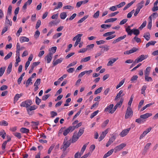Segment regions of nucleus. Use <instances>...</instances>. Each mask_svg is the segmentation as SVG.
I'll return each mask as SVG.
<instances>
[{
	"instance_id": "nucleus-36",
	"label": "nucleus",
	"mask_w": 158,
	"mask_h": 158,
	"mask_svg": "<svg viewBox=\"0 0 158 158\" xmlns=\"http://www.w3.org/2000/svg\"><path fill=\"white\" fill-rule=\"evenodd\" d=\"M125 79H123L122 80L119 84L116 86V89H118L122 86L123 83H124Z\"/></svg>"
},
{
	"instance_id": "nucleus-52",
	"label": "nucleus",
	"mask_w": 158,
	"mask_h": 158,
	"mask_svg": "<svg viewBox=\"0 0 158 158\" xmlns=\"http://www.w3.org/2000/svg\"><path fill=\"white\" fill-rule=\"evenodd\" d=\"M8 124V123L5 120H3L0 122V125L1 126H7Z\"/></svg>"
},
{
	"instance_id": "nucleus-46",
	"label": "nucleus",
	"mask_w": 158,
	"mask_h": 158,
	"mask_svg": "<svg viewBox=\"0 0 158 158\" xmlns=\"http://www.w3.org/2000/svg\"><path fill=\"white\" fill-rule=\"evenodd\" d=\"M5 70V68L4 67L0 68V77H2L4 74Z\"/></svg>"
},
{
	"instance_id": "nucleus-21",
	"label": "nucleus",
	"mask_w": 158,
	"mask_h": 158,
	"mask_svg": "<svg viewBox=\"0 0 158 158\" xmlns=\"http://www.w3.org/2000/svg\"><path fill=\"white\" fill-rule=\"evenodd\" d=\"M32 2V0H28L23 6V9L26 10L27 9V5H30L31 4Z\"/></svg>"
},
{
	"instance_id": "nucleus-9",
	"label": "nucleus",
	"mask_w": 158,
	"mask_h": 158,
	"mask_svg": "<svg viewBox=\"0 0 158 158\" xmlns=\"http://www.w3.org/2000/svg\"><path fill=\"white\" fill-rule=\"evenodd\" d=\"M53 53L50 52L45 57L47 60V63H50L52 58Z\"/></svg>"
},
{
	"instance_id": "nucleus-38",
	"label": "nucleus",
	"mask_w": 158,
	"mask_h": 158,
	"mask_svg": "<svg viewBox=\"0 0 158 158\" xmlns=\"http://www.w3.org/2000/svg\"><path fill=\"white\" fill-rule=\"evenodd\" d=\"M22 96V95L21 94H17L15 95V97L14 98V102H17L19 98Z\"/></svg>"
},
{
	"instance_id": "nucleus-40",
	"label": "nucleus",
	"mask_w": 158,
	"mask_h": 158,
	"mask_svg": "<svg viewBox=\"0 0 158 158\" xmlns=\"http://www.w3.org/2000/svg\"><path fill=\"white\" fill-rule=\"evenodd\" d=\"M29 107V108H27V110L28 111V110H29L30 111H32L35 110L37 108V107L36 106L34 105L31 106H30Z\"/></svg>"
},
{
	"instance_id": "nucleus-55",
	"label": "nucleus",
	"mask_w": 158,
	"mask_h": 158,
	"mask_svg": "<svg viewBox=\"0 0 158 158\" xmlns=\"http://www.w3.org/2000/svg\"><path fill=\"white\" fill-rule=\"evenodd\" d=\"M123 101V98H121L120 99V101L119 102L117 103V104L115 105L118 106V107H120L122 105V103Z\"/></svg>"
},
{
	"instance_id": "nucleus-60",
	"label": "nucleus",
	"mask_w": 158,
	"mask_h": 158,
	"mask_svg": "<svg viewBox=\"0 0 158 158\" xmlns=\"http://www.w3.org/2000/svg\"><path fill=\"white\" fill-rule=\"evenodd\" d=\"M57 24L55 21H52L50 22L48 24L49 26L50 27H52L53 25H56Z\"/></svg>"
},
{
	"instance_id": "nucleus-15",
	"label": "nucleus",
	"mask_w": 158,
	"mask_h": 158,
	"mask_svg": "<svg viewBox=\"0 0 158 158\" xmlns=\"http://www.w3.org/2000/svg\"><path fill=\"white\" fill-rule=\"evenodd\" d=\"M152 115V114L150 113H146L144 114L141 115L140 118H141L146 119Z\"/></svg>"
},
{
	"instance_id": "nucleus-29",
	"label": "nucleus",
	"mask_w": 158,
	"mask_h": 158,
	"mask_svg": "<svg viewBox=\"0 0 158 158\" xmlns=\"http://www.w3.org/2000/svg\"><path fill=\"white\" fill-rule=\"evenodd\" d=\"M12 64L11 63H10L7 69V72L8 74H9L11 72L12 70Z\"/></svg>"
},
{
	"instance_id": "nucleus-31",
	"label": "nucleus",
	"mask_w": 158,
	"mask_h": 158,
	"mask_svg": "<svg viewBox=\"0 0 158 158\" xmlns=\"http://www.w3.org/2000/svg\"><path fill=\"white\" fill-rule=\"evenodd\" d=\"M67 16V13L65 12L61 13L60 15V18L61 19H64Z\"/></svg>"
},
{
	"instance_id": "nucleus-11",
	"label": "nucleus",
	"mask_w": 158,
	"mask_h": 158,
	"mask_svg": "<svg viewBox=\"0 0 158 158\" xmlns=\"http://www.w3.org/2000/svg\"><path fill=\"white\" fill-rule=\"evenodd\" d=\"M63 59L62 58H60L56 61H53V63L52 67H54L57 64L61 63L63 60Z\"/></svg>"
},
{
	"instance_id": "nucleus-35",
	"label": "nucleus",
	"mask_w": 158,
	"mask_h": 158,
	"mask_svg": "<svg viewBox=\"0 0 158 158\" xmlns=\"http://www.w3.org/2000/svg\"><path fill=\"white\" fill-rule=\"evenodd\" d=\"M91 57L90 56H89L87 57L83 58L81 60V62H86L90 60Z\"/></svg>"
},
{
	"instance_id": "nucleus-34",
	"label": "nucleus",
	"mask_w": 158,
	"mask_h": 158,
	"mask_svg": "<svg viewBox=\"0 0 158 158\" xmlns=\"http://www.w3.org/2000/svg\"><path fill=\"white\" fill-rule=\"evenodd\" d=\"M6 135V133L4 130H2L0 132V136L3 139L5 138Z\"/></svg>"
},
{
	"instance_id": "nucleus-1",
	"label": "nucleus",
	"mask_w": 158,
	"mask_h": 158,
	"mask_svg": "<svg viewBox=\"0 0 158 158\" xmlns=\"http://www.w3.org/2000/svg\"><path fill=\"white\" fill-rule=\"evenodd\" d=\"M74 130V128L73 127L70 126L67 128H65V127H62L60 130L59 132L61 133L63 132V135L65 136L70 132H72Z\"/></svg>"
},
{
	"instance_id": "nucleus-2",
	"label": "nucleus",
	"mask_w": 158,
	"mask_h": 158,
	"mask_svg": "<svg viewBox=\"0 0 158 158\" xmlns=\"http://www.w3.org/2000/svg\"><path fill=\"white\" fill-rule=\"evenodd\" d=\"M63 144V145L61 149H63V150L64 151H65L67 148H68L70 145V140H67V138L66 137H65L64 139Z\"/></svg>"
},
{
	"instance_id": "nucleus-5",
	"label": "nucleus",
	"mask_w": 158,
	"mask_h": 158,
	"mask_svg": "<svg viewBox=\"0 0 158 158\" xmlns=\"http://www.w3.org/2000/svg\"><path fill=\"white\" fill-rule=\"evenodd\" d=\"M126 146V144L124 143H122L118 146H117L115 147L114 148V152L116 153L117 152L120 151L123 148L125 147Z\"/></svg>"
},
{
	"instance_id": "nucleus-44",
	"label": "nucleus",
	"mask_w": 158,
	"mask_h": 158,
	"mask_svg": "<svg viewBox=\"0 0 158 158\" xmlns=\"http://www.w3.org/2000/svg\"><path fill=\"white\" fill-rule=\"evenodd\" d=\"M94 46V44H92L89 45H88L87 46L86 48L87 50H90L91 49H92Z\"/></svg>"
},
{
	"instance_id": "nucleus-42",
	"label": "nucleus",
	"mask_w": 158,
	"mask_h": 158,
	"mask_svg": "<svg viewBox=\"0 0 158 158\" xmlns=\"http://www.w3.org/2000/svg\"><path fill=\"white\" fill-rule=\"evenodd\" d=\"M62 3L61 2H58L57 6L55 7L54 10L61 8L62 7Z\"/></svg>"
},
{
	"instance_id": "nucleus-18",
	"label": "nucleus",
	"mask_w": 158,
	"mask_h": 158,
	"mask_svg": "<svg viewBox=\"0 0 158 158\" xmlns=\"http://www.w3.org/2000/svg\"><path fill=\"white\" fill-rule=\"evenodd\" d=\"M151 69V67L150 66L146 68V70L144 71L145 76L149 75Z\"/></svg>"
},
{
	"instance_id": "nucleus-26",
	"label": "nucleus",
	"mask_w": 158,
	"mask_h": 158,
	"mask_svg": "<svg viewBox=\"0 0 158 158\" xmlns=\"http://www.w3.org/2000/svg\"><path fill=\"white\" fill-rule=\"evenodd\" d=\"M117 19L116 18H111L106 19V20L105 21L104 23H107L110 22H113L116 20Z\"/></svg>"
},
{
	"instance_id": "nucleus-17",
	"label": "nucleus",
	"mask_w": 158,
	"mask_h": 158,
	"mask_svg": "<svg viewBox=\"0 0 158 158\" xmlns=\"http://www.w3.org/2000/svg\"><path fill=\"white\" fill-rule=\"evenodd\" d=\"M79 137L76 133H74L73 136L72 142V143L75 142L78 140Z\"/></svg>"
},
{
	"instance_id": "nucleus-30",
	"label": "nucleus",
	"mask_w": 158,
	"mask_h": 158,
	"mask_svg": "<svg viewBox=\"0 0 158 158\" xmlns=\"http://www.w3.org/2000/svg\"><path fill=\"white\" fill-rule=\"evenodd\" d=\"M32 84V79L31 78H29L26 82V86L27 87L30 85H31Z\"/></svg>"
},
{
	"instance_id": "nucleus-32",
	"label": "nucleus",
	"mask_w": 158,
	"mask_h": 158,
	"mask_svg": "<svg viewBox=\"0 0 158 158\" xmlns=\"http://www.w3.org/2000/svg\"><path fill=\"white\" fill-rule=\"evenodd\" d=\"M138 78V77L137 76L134 75L131 78V81L132 83H135Z\"/></svg>"
},
{
	"instance_id": "nucleus-37",
	"label": "nucleus",
	"mask_w": 158,
	"mask_h": 158,
	"mask_svg": "<svg viewBox=\"0 0 158 158\" xmlns=\"http://www.w3.org/2000/svg\"><path fill=\"white\" fill-rule=\"evenodd\" d=\"M89 16L88 15L85 16L81 18L77 22V23H79L83 22L84 20H85Z\"/></svg>"
},
{
	"instance_id": "nucleus-33",
	"label": "nucleus",
	"mask_w": 158,
	"mask_h": 158,
	"mask_svg": "<svg viewBox=\"0 0 158 158\" xmlns=\"http://www.w3.org/2000/svg\"><path fill=\"white\" fill-rule=\"evenodd\" d=\"M10 139L9 140H7L4 142L2 144V148L3 150H4L6 148V146L7 142L10 141Z\"/></svg>"
},
{
	"instance_id": "nucleus-59",
	"label": "nucleus",
	"mask_w": 158,
	"mask_h": 158,
	"mask_svg": "<svg viewBox=\"0 0 158 158\" xmlns=\"http://www.w3.org/2000/svg\"><path fill=\"white\" fill-rule=\"evenodd\" d=\"M99 11L98 10L97 12L94 14V15H93V18L96 19L98 18L99 15Z\"/></svg>"
},
{
	"instance_id": "nucleus-53",
	"label": "nucleus",
	"mask_w": 158,
	"mask_h": 158,
	"mask_svg": "<svg viewBox=\"0 0 158 158\" xmlns=\"http://www.w3.org/2000/svg\"><path fill=\"white\" fill-rule=\"evenodd\" d=\"M153 103H150L148 104H147L146 105L143 106L141 110V111H143L145 109L151 106V105H153Z\"/></svg>"
},
{
	"instance_id": "nucleus-50",
	"label": "nucleus",
	"mask_w": 158,
	"mask_h": 158,
	"mask_svg": "<svg viewBox=\"0 0 158 158\" xmlns=\"http://www.w3.org/2000/svg\"><path fill=\"white\" fill-rule=\"evenodd\" d=\"M88 145V143L84 144L82 148L81 152L80 153H81V154L82 155L85 150L86 146Z\"/></svg>"
},
{
	"instance_id": "nucleus-49",
	"label": "nucleus",
	"mask_w": 158,
	"mask_h": 158,
	"mask_svg": "<svg viewBox=\"0 0 158 158\" xmlns=\"http://www.w3.org/2000/svg\"><path fill=\"white\" fill-rule=\"evenodd\" d=\"M99 112L98 110H97L94 112L93 113L90 115V118H94V116H96L98 114V113Z\"/></svg>"
},
{
	"instance_id": "nucleus-4",
	"label": "nucleus",
	"mask_w": 158,
	"mask_h": 158,
	"mask_svg": "<svg viewBox=\"0 0 158 158\" xmlns=\"http://www.w3.org/2000/svg\"><path fill=\"white\" fill-rule=\"evenodd\" d=\"M148 57V55H142L136 59L134 61V63H138L141 62Z\"/></svg>"
},
{
	"instance_id": "nucleus-28",
	"label": "nucleus",
	"mask_w": 158,
	"mask_h": 158,
	"mask_svg": "<svg viewBox=\"0 0 158 158\" xmlns=\"http://www.w3.org/2000/svg\"><path fill=\"white\" fill-rule=\"evenodd\" d=\"M156 42V41H151L146 44V47L148 48L150 45H154Z\"/></svg>"
},
{
	"instance_id": "nucleus-51",
	"label": "nucleus",
	"mask_w": 158,
	"mask_h": 158,
	"mask_svg": "<svg viewBox=\"0 0 158 158\" xmlns=\"http://www.w3.org/2000/svg\"><path fill=\"white\" fill-rule=\"evenodd\" d=\"M62 33H56L53 36V39H56L59 37H60L62 35Z\"/></svg>"
},
{
	"instance_id": "nucleus-20",
	"label": "nucleus",
	"mask_w": 158,
	"mask_h": 158,
	"mask_svg": "<svg viewBox=\"0 0 158 158\" xmlns=\"http://www.w3.org/2000/svg\"><path fill=\"white\" fill-rule=\"evenodd\" d=\"M20 131L21 132L23 133L27 134L29 132V130L25 127H22Z\"/></svg>"
},
{
	"instance_id": "nucleus-58",
	"label": "nucleus",
	"mask_w": 158,
	"mask_h": 158,
	"mask_svg": "<svg viewBox=\"0 0 158 158\" xmlns=\"http://www.w3.org/2000/svg\"><path fill=\"white\" fill-rule=\"evenodd\" d=\"M133 40H134L136 41V42L138 43L140 42H141V39L139 38H138L136 36H135L134 38L132 40V41H133Z\"/></svg>"
},
{
	"instance_id": "nucleus-57",
	"label": "nucleus",
	"mask_w": 158,
	"mask_h": 158,
	"mask_svg": "<svg viewBox=\"0 0 158 158\" xmlns=\"http://www.w3.org/2000/svg\"><path fill=\"white\" fill-rule=\"evenodd\" d=\"M147 22L146 21H144L142 24L141 25L140 27L139 28L140 30L142 29L143 28L145 27L146 25Z\"/></svg>"
},
{
	"instance_id": "nucleus-23",
	"label": "nucleus",
	"mask_w": 158,
	"mask_h": 158,
	"mask_svg": "<svg viewBox=\"0 0 158 158\" xmlns=\"http://www.w3.org/2000/svg\"><path fill=\"white\" fill-rule=\"evenodd\" d=\"M144 3V2L143 1H142L140 3H139L137 5V8L136 9L140 10L143 6V4Z\"/></svg>"
},
{
	"instance_id": "nucleus-64",
	"label": "nucleus",
	"mask_w": 158,
	"mask_h": 158,
	"mask_svg": "<svg viewBox=\"0 0 158 158\" xmlns=\"http://www.w3.org/2000/svg\"><path fill=\"white\" fill-rule=\"evenodd\" d=\"M41 24V21L40 20H38L36 23V24L35 26V28L37 29L40 27Z\"/></svg>"
},
{
	"instance_id": "nucleus-14",
	"label": "nucleus",
	"mask_w": 158,
	"mask_h": 158,
	"mask_svg": "<svg viewBox=\"0 0 158 158\" xmlns=\"http://www.w3.org/2000/svg\"><path fill=\"white\" fill-rule=\"evenodd\" d=\"M20 41L21 43H23L24 42H28L29 41V39L28 38L25 36H21L20 38Z\"/></svg>"
},
{
	"instance_id": "nucleus-47",
	"label": "nucleus",
	"mask_w": 158,
	"mask_h": 158,
	"mask_svg": "<svg viewBox=\"0 0 158 158\" xmlns=\"http://www.w3.org/2000/svg\"><path fill=\"white\" fill-rule=\"evenodd\" d=\"M12 54V53L11 52H10L9 53L4 57V59L5 60H6L10 58Z\"/></svg>"
},
{
	"instance_id": "nucleus-10",
	"label": "nucleus",
	"mask_w": 158,
	"mask_h": 158,
	"mask_svg": "<svg viewBox=\"0 0 158 158\" xmlns=\"http://www.w3.org/2000/svg\"><path fill=\"white\" fill-rule=\"evenodd\" d=\"M114 106V105L113 104H110L109 106H108L105 109V112H106L109 110V112L110 113V111H113V108Z\"/></svg>"
},
{
	"instance_id": "nucleus-61",
	"label": "nucleus",
	"mask_w": 158,
	"mask_h": 158,
	"mask_svg": "<svg viewBox=\"0 0 158 158\" xmlns=\"http://www.w3.org/2000/svg\"><path fill=\"white\" fill-rule=\"evenodd\" d=\"M105 43V41L103 40H101L99 41H97L96 43L97 45H99L103 44Z\"/></svg>"
},
{
	"instance_id": "nucleus-13",
	"label": "nucleus",
	"mask_w": 158,
	"mask_h": 158,
	"mask_svg": "<svg viewBox=\"0 0 158 158\" xmlns=\"http://www.w3.org/2000/svg\"><path fill=\"white\" fill-rule=\"evenodd\" d=\"M115 138L114 136L111 137L109 139V140L107 143L106 146L108 147L115 140Z\"/></svg>"
},
{
	"instance_id": "nucleus-25",
	"label": "nucleus",
	"mask_w": 158,
	"mask_h": 158,
	"mask_svg": "<svg viewBox=\"0 0 158 158\" xmlns=\"http://www.w3.org/2000/svg\"><path fill=\"white\" fill-rule=\"evenodd\" d=\"M126 31L127 32L128 35H132V29H131L130 27L129 26H128V27L127 28H126Z\"/></svg>"
},
{
	"instance_id": "nucleus-19",
	"label": "nucleus",
	"mask_w": 158,
	"mask_h": 158,
	"mask_svg": "<svg viewBox=\"0 0 158 158\" xmlns=\"http://www.w3.org/2000/svg\"><path fill=\"white\" fill-rule=\"evenodd\" d=\"M12 21H10L7 18V16L6 18V20L5 23V26H7V27L11 26L12 25Z\"/></svg>"
},
{
	"instance_id": "nucleus-62",
	"label": "nucleus",
	"mask_w": 158,
	"mask_h": 158,
	"mask_svg": "<svg viewBox=\"0 0 158 158\" xmlns=\"http://www.w3.org/2000/svg\"><path fill=\"white\" fill-rule=\"evenodd\" d=\"M21 50V48H20V45L19 43H17L16 45V51L20 52Z\"/></svg>"
},
{
	"instance_id": "nucleus-45",
	"label": "nucleus",
	"mask_w": 158,
	"mask_h": 158,
	"mask_svg": "<svg viewBox=\"0 0 158 158\" xmlns=\"http://www.w3.org/2000/svg\"><path fill=\"white\" fill-rule=\"evenodd\" d=\"M111 25H110L103 24L101 25V27L102 28L104 29H106L110 27Z\"/></svg>"
},
{
	"instance_id": "nucleus-39",
	"label": "nucleus",
	"mask_w": 158,
	"mask_h": 158,
	"mask_svg": "<svg viewBox=\"0 0 158 158\" xmlns=\"http://www.w3.org/2000/svg\"><path fill=\"white\" fill-rule=\"evenodd\" d=\"M123 91L122 90H120L119 93L117 94V96L115 98V100H116L117 99L119 98L121 96V95L123 94Z\"/></svg>"
},
{
	"instance_id": "nucleus-7",
	"label": "nucleus",
	"mask_w": 158,
	"mask_h": 158,
	"mask_svg": "<svg viewBox=\"0 0 158 158\" xmlns=\"http://www.w3.org/2000/svg\"><path fill=\"white\" fill-rule=\"evenodd\" d=\"M108 129H107L104 131H103L99 138V141H102L105 137L106 134L108 133Z\"/></svg>"
},
{
	"instance_id": "nucleus-6",
	"label": "nucleus",
	"mask_w": 158,
	"mask_h": 158,
	"mask_svg": "<svg viewBox=\"0 0 158 158\" xmlns=\"http://www.w3.org/2000/svg\"><path fill=\"white\" fill-rule=\"evenodd\" d=\"M131 129V128H129L123 130L120 133L119 135L122 137L125 136L128 134Z\"/></svg>"
},
{
	"instance_id": "nucleus-16",
	"label": "nucleus",
	"mask_w": 158,
	"mask_h": 158,
	"mask_svg": "<svg viewBox=\"0 0 158 158\" xmlns=\"http://www.w3.org/2000/svg\"><path fill=\"white\" fill-rule=\"evenodd\" d=\"M114 151V149H111L104 155L103 158H106L110 156L112 154Z\"/></svg>"
},
{
	"instance_id": "nucleus-41",
	"label": "nucleus",
	"mask_w": 158,
	"mask_h": 158,
	"mask_svg": "<svg viewBox=\"0 0 158 158\" xmlns=\"http://www.w3.org/2000/svg\"><path fill=\"white\" fill-rule=\"evenodd\" d=\"M147 87L145 85H144L142 86L141 89V94H143L144 95H145V90H146Z\"/></svg>"
},
{
	"instance_id": "nucleus-54",
	"label": "nucleus",
	"mask_w": 158,
	"mask_h": 158,
	"mask_svg": "<svg viewBox=\"0 0 158 158\" xmlns=\"http://www.w3.org/2000/svg\"><path fill=\"white\" fill-rule=\"evenodd\" d=\"M82 34H78L76 36V40L80 41L81 39V37L82 36Z\"/></svg>"
},
{
	"instance_id": "nucleus-12",
	"label": "nucleus",
	"mask_w": 158,
	"mask_h": 158,
	"mask_svg": "<svg viewBox=\"0 0 158 158\" xmlns=\"http://www.w3.org/2000/svg\"><path fill=\"white\" fill-rule=\"evenodd\" d=\"M118 59V57H116L110 60L108 62L107 65L108 66H112V64L114 63Z\"/></svg>"
},
{
	"instance_id": "nucleus-43",
	"label": "nucleus",
	"mask_w": 158,
	"mask_h": 158,
	"mask_svg": "<svg viewBox=\"0 0 158 158\" xmlns=\"http://www.w3.org/2000/svg\"><path fill=\"white\" fill-rule=\"evenodd\" d=\"M145 81L147 82H151L152 81V79L150 77H149V76H145Z\"/></svg>"
},
{
	"instance_id": "nucleus-8",
	"label": "nucleus",
	"mask_w": 158,
	"mask_h": 158,
	"mask_svg": "<svg viewBox=\"0 0 158 158\" xmlns=\"http://www.w3.org/2000/svg\"><path fill=\"white\" fill-rule=\"evenodd\" d=\"M138 50V48H136L134 47L129 50L124 52V54L129 55L135 52Z\"/></svg>"
},
{
	"instance_id": "nucleus-48",
	"label": "nucleus",
	"mask_w": 158,
	"mask_h": 158,
	"mask_svg": "<svg viewBox=\"0 0 158 158\" xmlns=\"http://www.w3.org/2000/svg\"><path fill=\"white\" fill-rule=\"evenodd\" d=\"M13 134L15 136L17 137L19 139H20L21 138L22 136L20 133L15 132Z\"/></svg>"
},
{
	"instance_id": "nucleus-27",
	"label": "nucleus",
	"mask_w": 158,
	"mask_h": 158,
	"mask_svg": "<svg viewBox=\"0 0 158 158\" xmlns=\"http://www.w3.org/2000/svg\"><path fill=\"white\" fill-rule=\"evenodd\" d=\"M115 31H109L106 32L103 34V36L104 37H107L112 35L114 34Z\"/></svg>"
},
{
	"instance_id": "nucleus-22",
	"label": "nucleus",
	"mask_w": 158,
	"mask_h": 158,
	"mask_svg": "<svg viewBox=\"0 0 158 158\" xmlns=\"http://www.w3.org/2000/svg\"><path fill=\"white\" fill-rule=\"evenodd\" d=\"M143 37L147 41L149 40L150 38V35L149 32H148L144 34Z\"/></svg>"
},
{
	"instance_id": "nucleus-63",
	"label": "nucleus",
	"mask_w": 158,
	"mask_h": 158,
	"mask_svg": "<svg viewBox=\"0 0 158 158\" xmlns=\"http://www.w3.org/2000/svg\"><path fill=\"white\" fill-rule=\"evenodd\" d=\"M109 122V120L108 119H106V120L104 121L103 123L102 124V127H105L108 124V123Z\"/></svg>"
},
{
	"instance_id": "nucleus-24",
	"label": "nucleus",
	"mask_w": 158,
	"mask_h": 158,
	"mask_svg": "<svg viewBox=\"0 0 158 158\" xmlns=\"http://www.w3.org/2000/svg\"><path fill=\"white\" fill-rule=\"evenodd\" d=\"M132 33L135 35L136 36L139 35L140 33L138 29H132Z\"/></svg>"
},
{
	"instance_id": "nucleus-3",
	"label": "nucleus",
	"mask_w": 158,
	"mask_h": 158,
	"mask_svg": "<svg viewBox=\"0 0 158 158\" xmlns=\"http://www.w3.org/2000/svg\"><path fill=\"white\" fill-rule=\"evenodd\" d=\"M133 114V112L130 106H128L127 108L125 115V118L127 119L130 117H132Z\"/></svg>"
},
{
	"instance_id": "nucleus-56",
	"label": "nucleus",
	"mask_w": 158,
	"mask_h": 158,
	"mask_svg": "<svg viewBox=\"0 0 158 158\" xmlns=\"http://www.w3.org/2000/svg\"><path fill=\"white\" fill-rule=\"evenodd\" d=\"M102 89V87H99V88H98V89H97L95 91L94 93V94H98V93H100L101 92Z\"/></svg>"
}]
</instances>
